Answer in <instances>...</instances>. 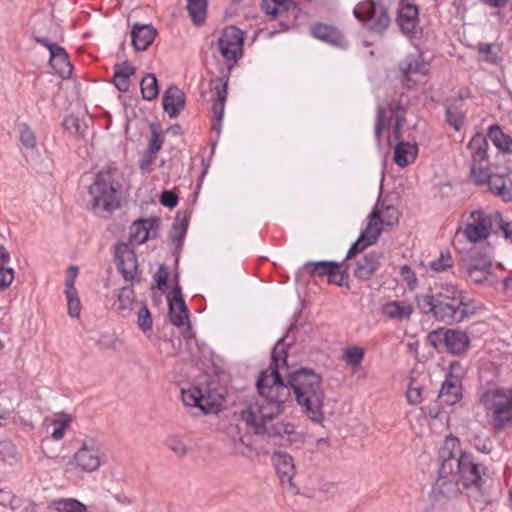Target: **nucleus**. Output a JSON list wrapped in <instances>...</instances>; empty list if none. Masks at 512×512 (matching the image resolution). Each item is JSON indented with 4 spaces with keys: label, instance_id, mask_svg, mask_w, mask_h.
I'll list each match as a JSON object with an SVG mask.
<instances>
[{
    "label": "nucleus",
    "instance_id": "obj_21",
    "mask_svg": "<svg viewBox=\"0 0 512 512\" xmlns=\"http://www.w3.org/2000/svg\"><path fill=\"white\" fill-rule=\"evenodd\" d=\"M115 257L117 261V268L123 274L126 280L133 279L134 270V253L125 243H119L116 245Z\"/></svg>",
    "mask_w": 512,
    "mask_h": 512
},
{
    "label": "nucleus",
    "instance_id": "obj_6",
    "mask_svg": "<svg viewBox=\"0 0 512 512\" xmlns=\"http://www.w3.org/2000/svg\"><path fill=\"white\" fill-rule=\"evenodd\" d=\"M112 169L101 170L93 184L89 187L92 197V208L110 212L119 207L117 189L111 176Z\"/></svg>",
    "mask_w": 512,
    "mask_h": 512
},
{
    "label": "nucleus",
    "instance_id": "obj_51",
    "mask_svg": "<svg viewBox=\"0 0 512 512\" xmlns=\"http://www.w3.org/2000/svg\"><path fill=\"white\" fill-rule=\"evenodd\" d=\"M379 207L382 210L381 216H383L381 221H383L385 225H393L398 221L399 213L394 206L379 203Z\"/></svg>",
    "mask_w": 512,
    "mask_h": 512
},
{
    "label": "nucleus",
    "instance_id": "obj_55",
    "mask_svg": "<svg viewBox=\"0 0 512 512\" xmlns=\"http://www.w3.org/2000/svg\"><path fill=\"white\" fill-rule=\"evenodd\" d=\"M347 277V271L340 269V264L337 263V268L332 269L328 275V282L338 286H343L344 281Z\"/></svg>",
    "mask_w": 512,
    "mask_h": 512
},
{
    "label": "nucleus",
    "instance_id": "obj_23",
    "mask_svg": "<svg viewBox=\"0 0 512 512\" xmlns=\"http://www.w3.org/2000/svg\"><path fill=\"white\" fill-rule=\"evenodd\" d=\"M156 33V29L150 24H134L131 31V40L135 50H146L152 44Z\"/></svg>",
    "mask_w": 512,
    "mask_h": 512
},
{
    "label": "nucleus",
    "instance_id": "obj_5",
    "mask_svg": "<svg viewBox=\"0 0 512 512\" xmlns=\"http://www.w3.org/2000/svg\"><path fill=\"white\" fill-rule=\"evenodd\" d=\"M461 267L468 279L475 284L491 286L495 280L492 273V259L488 251L476 247L461 253Z\"/></svg>",
    "mask_w": 512,
    "mask_h": 512
},
{
    "label": "nucleus",
    "instance_id": "obj_52",
    "mask_svg": "<svg viewBox=\"0 0 512 512\" xmlns=\"http://www.w3.org/2000/svg\"><path fill=\"white\" fill-rule=\"evenodd\" d=\"M496 227L502 233L503 237L512 243V221H506L502 215L495 211Z\"/></svg>",
    "mask_w": 512,
    "mask_h": 512
},
{
    "label": "nucleus",
    "instance_id": "obj_19",
    "mask_svg": "<svg viewBox=\"0 0 512 512\" xmlns=\"http://www.w3.org/2000/svg\"><path fill=\"white\" fill-rule=\"evenodd\" d=\"M399 69L402 72L404 82L407 87H411L416 83L413 78L415 75H426L428 66L423 61L420 55H408L399 64Z\"/></svg>",
    "mask_w": 512,
    "mask_h": 512
},
{
    "label": "nucleus",
    "instance_id": "obj_22",
    "mask_svg": "<svg viewBox=\"0 0 512 512\" xmlns=\"http://www.w3.org/2000/svg\"><path fill=\"white\" fill-rule=\"evenodd\" d=\"M185 106V94L177 86H170L163 95V109L168 116L176 118Z\"/></svg>",
    "mask_w": 512,
    "mask_h": 512
},
{
    "label": "nucleus",
    "instance_id": "obj_41",
    "mask_svg": "<svg viewBox=\"0 0 512 512\" xmlns=\"http://www.w3.org/2000/svg\"><path fill=\"white\" fill-rule=\"evenodd\" d=\"M446 121L456 131H459L464 121V113L460 107L452 104L446 109Z\"/></svg>",
    "mask_w": 512,
    "mask_h": 512
},
{
    "label": "nucleus",
    "instance_id": "obj_60",
    "mask_svg": "<svg viewBox=\"0 0 512 512\" xmlns=\"http://www.w3.org/2000/svg\"><path fill=\"white\" fill-rule=\"evenodd\" d=\"M169 277V272L166 269L164 265H160L156 274H155V281L157 283V287L159 289H162L163 286L166 285Z\"/></svg>",
    "mask_w": 512,
    "mask_h": 512
},
{
    "label": "nucleus",
    "instance_id": "obj_38",
    "mask_svg": "<svg viewBox=\"0 0 512 512\" xmlns=\"http://www.w3.org/2000/svg\"><path fill=\"white\" fill-rule=\"evenodd\" d=\"M65 294L67 297L68 314L73 318L78 317L81 310V303L73 280L66 281Z\"/></svg>",
    "mask_w": 512,
    "mask_h": 512
},
{
    "label": "nucleus",
    "instance_id": "obj_34",
    "mask_svg": "<svg viewBox=\"0 0 512 512\" xmlns=\"http://www.w3.org/2000/svg\"><path fill=\"white\" fill-rule=\"evenodd\" d=\"M487 136L501 152L505 154L512 153V138L509 135L504 134L500 126H490Z\"/></svg>",
    "mask_w": 512,
    "mask_h": 512
},
{
    "label": "nucleus",
    "instance_id": "obj_14",
    "mask_svg": "<svg viewBox=\"0 0 512 512\" xmlns=\"http://www.w3.org/2000/svg\"><path fill=\"white\" fill-rule=\"evenodd\" d=\"M33 38L38 44L46 47L49 50V63L55 72L62 78H69L72 74L73 67L69 61V57L65 49L49 41L45 37L34 35Z\"/></svg>",
    "mask_w": 512,
    "mask_h": 512
},
{
    "label": "nucleus",
    "instance_id": "obj_16",
    "mask_svg": "<svg viewBox=\"0 0 512 512\" xmlns=\"http://www.w3.org/2000/svg\"><path fill=\"white\" fill-rule=\"evenodd\" d=\"M170 321L176 327L187 324V330H191L188 309L181 294V288L176 285L172 290V297L168 298Z\"/></svg>",
    "mask_w": 512,
    "mask_h": 512
},
{
    "label": "nucleus",
    "instance_id": "obj_11",
    "mask_svg": "<svg viewBox=\"0 0 512 512\" xmlns=\"http://www.w3.org/2000/svg\"><path fill=\"white\" fill-rule=\"evenodd\" d=\"M73 461L77 468L90 473L98 470L105 463L106 454L99 442L87 439L73 455Z\"/></svg>",
    "mask_w": 512,
    "mask_h": 512
},
{
    "label": "nucleus",
    "instance_id": "obj_17",
    "mask_svg": "<svg viewBox=\"0 0 512 512\" xmlns=\"http://www.w3.org/2000/svg\"><path fill=\"white\" fill-rule=\"evenodd\" d=\"M405 109L396 101H391L387 108L378 106L377 108V119L375 124V140L378 145L381 143L382 131L391 124L392 118L398 120L399 116L404 118Z\"/></svg>",
    "mask_w": 512,
    "mask_h": 512
},
{
    "label": "nucleus",
    "instance_id": "obj_33",
    "mask_svg": "<svg viewBox=\"0 0 512 512\" xmlns=\"http://www.w3.org/2000/svg\"><path fill=\"white\" fill-rule=\"evenodd\" d=\"M337 268V262L335 261H316L306 262L297 272L296 277L299 278L305 272L310 275L327 276L331 273L332 269Z\"/></svg>",
    "mask_w": 512,
    "mask_h": 512
},
{
    "label": "nucleus",
    "instance_id": "obj_43",
    "mask_svg": "<svg viewBox=\"0 0 512 512\" xmlns=\"http://www.w3.org/2000/svg\"><path fill=\"white\" fill-rule=\"evenodd\" d=\"M453 259L449 252H441L440 256L430 261L429 267L431 270L442 273L453 267Z\"/></svg>",
    "mask_w": 512,
    "mask_h": 512
},
{
    "label": "nucleus",
    "instance_id": "obj_2",
    "mask_svg": "<svg viewBox=\"0 0 512 512\" xmlns=\"http://www.w3.org/2000/svg\"><path fill=\"white\" fill-rule=\"evenodd\" d=\"M441 464L438 478L433 487L435 498H456L461 490L460 484L466 489L479 490L483 485L480 466L473 456L461 450L456 437H447L440 449Z\"/></svg>",
    "mask_w": 512,
    "mask_h": 512
},
{
    "label": "nucleus",
    "instance_id": "obj_58",
    "mask_svg": "<svg viewBox=\"0 0 512 512\" xmlns=\"http://www.w3.org/2000/svg\"><path fill=\"white\" fill-rule=\"evenodd\" d=\"M160 203L165 207L174 208L178 204V197L173 191L166 190L160 196Z\"/></svg>",
    "mask_w": 512,
    "mask_h": 512
},
{
    "label": "nucleus",
    "instance_id": "obj_1",
    "mask_svg": "<svg viewBox=\"0 0 512 512\" xmlns=\"http://www.w3.org/2000/svg\"><path fill=\"white\" fill-rule=\"evenodd\" d=\"M287 348L284 338L275 344L271 353L270 366L261 371L256 388L258 399L247 401L240 418L255 435L268 437L287 436L290 442H297L299 434L291 423H272L280 416L291 401V389L302 412L313 422L323 420V401L325 398L321 377L311 368L302 367L289 373L287 383L279 370L287 365Z\"/></svg>",
    "mask_w": 512,
    "mask_h": 512
},
{
    "label": "nucleus",
    "instance_id": "obj_8",
    "mask_svg": "<svg viewBox=\"0 0 512 512\" xmlns=\"http://www.w3.org/2000/svg\"><path fill=\"white\" fill-rule=\"evenodd\" d=\"M354 15L372 32L382 33L390 24L387 8L383 5H375L372 1L360 2L354 8Z\"/></svg>",
    "mask_w": 512,
    "mask_h": 512
},
{
    "label": "nucleus",
    "instance_id": "obj_63",
    "mask_svg": "<svg viewBox=\"0 0 512 512\" xmlns=\"http://www.w3.org/2000/svg\"><path fill=\"white\" fill-rule=\"evenodd\" d=\"M9 261H10V253L3 245H0V267L6 266V264Z\"/></svg>",
    "mask_w": 512,
    "mask_h": 512
},
{
    "label": "nucleus",
    "instance_id": "obj_57",
    "mask_svg": "<svg viewBox=\"0 0 512 512\" xmlns=\"http://www.w3.org/2000/svg\"><path fill=\"white\" fill-rule=\"evenodd\" d=\"M285 6L276 3L273 0H263L262 1V9L267 15L277 16Z\"/></svg>",
    "mask_w": 512,
    "mask_h": 512
},
{
    "label": "nucleus",
    "instance_id": "obj_9",
    "mask_svg": "<svg viewBox=\"0 0 512 512\" xmlns=\"http://www.w3.org/2000/svg\"><path fill=\"white\" fill-rule=\"evenodd\" d=\"M493 226H496L495 212L478 209L470 213L462 233L470 243H476L487 239Z\"/></svg>",
    "mask_w": 512,
    "mask_h": 512
},
{
    "label": "nucleus",
    "instance_id": "obj_46",
    "mask_svg": "<svg viewBox=\"0 0 512 512\" xmlns=\"http://www.w3.org/2000/svg\"><path fill=\"white\" fill-rule=\"evenodd\" d=\"M364 358V349L358 346L348 347L345 350L344 360L351 367H357Z\"/></svg>",
    "mask_w": 512,
    "mask_h": 512
},
{
    "label": "nucleus",
    "instance_id": "obj_29",
    "mask_svg": "<svg viewBox=\"0 0 512 512\" xmlns=\"http://www.w3.org/2000/svg\"><path fill=\"white\" fill-rule=\"evenodd\" d=\"M136 72L134 66L128 62L114 65L113 83L120 92H127L130 85V77Z\"/></svg>",
    "mask_w": 512,
    "mask_h": 512
},
{
    "label": "nucleus",
    "instance_id": "obj_48",
    "mask_svg": "<svg viewBox=\"0 0 512 512\" xmlns=\"http://www.w3.org/2000/svg\"><path fill=\"white\" fill-rule=\"evenodd\" d=\"M229 435L231 436V442L233 444L234 453L246 455L249 451V447L244 443L243 438L238 431V428H232L229 432Z\"/></svg>",
    "mask_w": 512,
    "mask_h": 512
},
{
    "label": "nucleus",
    "instance_id": "obj_24",
    "mask_svg": "<svg viewBox=\"0 0 512 512\" xmlns=\"http://www.w3.org/2000/svg\"><path fill=\"white\" fill-rule=\"evenodd\" d=\"M152 220H137L130 227L129 241L132 245H139L148 239L155 238L157 231Z\"/></svg>",
    "mask_w": 512,
    "mask_h": 512
},
{
    "label": "nucleus",
    "instance_id": "obj_15",
    "mask_svg": "<svg viewBox=\"0 0 512 512\" xmlns=\"http://www.w3.org/2000/svg\"><path fill=\"white\" fill-rule=\"evenodd\" d=\"M383 254L370 251L355 260L354 276L359 280H369L382 264Z\"/></svg>",
    "mask_w": 512,
    "mask_h": 512
},
{
    "label": "nucleus",
    "instance_id": "obj_4",
    "mask_svg": "<svg viewBox=\"0 0 512 512\" xmlns=\"http://www.w3.org/2000/svg\"><path fill=\"white\" fill-rule=\"evenodd\" d=\"M495 431L512 425V387L501 386L484 390L479 397Z\"/></svg>",
    "mask_w": 512,
    "mask_h": 512
},
{
    "label": "nucleus",
    "instance_id": "obj_7",
    "mask_svg": "<svg viewBox=\"0 0 512 512\" xmlns=\"http://www.w3.org/2000/svg\"><path fill=\"white\" fill-rule=\"evenodd\" d=\"M181 398L185 406L197 407L204 414L217 413L225 401L222 394L208 386L181 389Z\"/></svg>",
    "mask_w": 512,
    "mask_h": 512
},
{
    "label": "nucleus",
    "instance_id": "obj_36",
    "mask_svg": "<svg viewBox=\"0 0 512 512\" xmlns=\"http://www.w3.org/2000/svg\"><path fill=\"white\" fill-rule=\"evenodd\" d=\"M187 227H188V217L186 215L181 217L178 214L174 220L172 229L169 234V238H170L171 242L175 245V247L177 249L182 247L183 239L185 237Z\"/></svg>",
    "mask_w": 512,
    "mask_h": 512
},
{
    "label": "nucleus",
    "instance_id": "obj_25",
    "mask_svg": "<svg viewBox=\"0 0 512 512\" xmlns=\"http://www.w3.org/2000/svg\"><path fill=\"white\" fill-rule=\"evenodd\" d=\"M461 397L462 392L460 380L452 374H449L442 383L438 395L439 400L443 404L454 405L461 399Z\"/></svg>",
    "mask_w": 512,
    "mask_h": 512
},
{
    "label": "nucleus",
    "instance_id": "obj_54",
    "mask_svg": "<svg viewBox=\"0 0 512 512\" xmlns=\"http://www.w3.org/2000/svg\"><path fill=\"white\" fill-rule=\"evenodd\" d=\"M14 280V270L6 266L0 267V290L7 289Z\"/></svg>",
    "mask_w": 512,
    "mask_h": 512
},
{
    "label": "nucleus",
    "instance_id": "obj_31",
    "mask_svg": "<svg viewBox=\"0 0 512 512\" xmlns=\"http://www.w3.org/2000/svg\"><path fill=\"white\" fill-rule=\"evenodd\" d=\"M489 190L504 201L512 200V180L502 175H492L488 183Z\"/></svg>",
    "mask_w": 512,
    "mask_h": 512
},
{
    "label": "nucleus",
    "instance_id": "obj_3",
    "mask_svg": "<svg viewBox=\"0 0 512 512\" xmlns=\"http://www.w3.org/2000/svg\"><path fill=\"white\" fill-rule=\"evenodd\" d=\"M419 309L427 315L445 324L460 323L472 312L462 292L454 286H447L444 291L418 296Z\"/></svg>",
    "mask_w": 512,
    "mask_h": 512
},
{
    "label": "nucleus",
    "instance_id": "obj_12",
    "mask_svg": "<svg viewBox=\"0 0 512 512\" xmlns=\"http://www.w3.org/2000/svg\"><path fill=\"white\" fill-rule=\"evenodd\" d=\"M243 40V32L235 26L226 27L218 38L219 51L229 70L242 55Z\"/></svg>",
    "mask_w": 512,
    "mask_h": 512
},
{
    "label": "nucleus",
    "instance_id": "obj_53",
    "mask_svg": "<svg viewBox=\"0 0 512 512\" xmlns=\"http://www.w3.org/2000/svg\"><path fill=\"white\" fill-rule=\"evenodd\" d=\"M70 421L71 420L69 418L54 420L52 422V425L54 426L53 432L51 434L52 438L55 440H61L65 435Z\"/></svg>",
    "mask_w": 512,
    "mask_h": 512
},
{
    "label": "nucleus",
    "instance_id": "obj_56",
    "mask_svg": "<svg viewBox=\"0 0 512 512\" xmlns=\"http://www.w3.org/2000/svg\"><path fill=\"white\" fill-rule=\"evenodd\" d=\"M400 275L406 281L409 288H414L417 285V277L409 265L405 264L400 267Z\"/></svg>",
    "mask_w": 512,
    "mask_h": 512
},
{
    "label": "nucleus",
    "instance_id": "obj_40",
    "mask_svg": "<svg viewBox=\"0 0 512 512\" xmlns=\"http://www.w3.org/2000/svg\"><path fill=\"white\" fill-rule=\"evenodd\" d=\"M143 99L147 101L154 100L159 93L158 83L155 74H147L140 83Z\"/></svg>",
    "mask_w": 512,
    "mask_h": 512
},
{
    "label": "nucleus",
    "instance_id": "obj_20",
    "mask_svg": "<svg viewBox=\"0 0 512 512\" xmlns=\"http://www.w3.org/2000/svg\"><path fill=\"white\" fill-rule=\"evenodd\" d=\"M272 459L282 484L286 483L291 491L297 493L298 491L292 482L295 475L293 458L286 452L277 451L274 453Z\"/></svg>",
    "mask_w": 512,
    "mask_h": 512
},
{
    "label": "nucleus",
    "instance_id": "obj_59",
    "mask_svg": "<svg viewBox=\"0 0 512 512\" xmlns=\"http://www.w3.org/2000/svg\"><path fill=\"white\" fill-rule=\"evenodd\" d=\"M407 401L411 405H417L422 401V389L410 386L407 391Z\"/></svg>",
    "mask_w": 512,
    "mask_h": 512
},
{
    "label": "nucleus",
    "instance_id": "obj_32",
    "mask_svg": "<svg viewBox=\"0 0 512 512\" xmlns=\"http://www.w3.org/2000/svg\"><path fill=\"white\" fill-rule=\"evenodd\" d=\"M468 149L471 152L472 162L484 163L488 160V141L487 138L481 134L476 133L468 143Z\"/></svg>",
    "mask_w": 512,
    "mask_h": 512
},
{
    "label": "nucleus",
    "instance_id": "obj_30",
    "mask_svg": "<svg viewBox=\"0 0 512 512\" xmlns=\"http://www.w3.org/2000/svg\"><path fill=\"white\" fill-rule=\"evenodd\" d=\"M417 154L416 144L400 141L395 146L393 160L398 166L405 167L415 160Z\"/></svg>",
    "mask_w": 512,
    "mask_h": 512
},
{
    "label": "nucleus",
    "instance_id": "obj_35",
    "mask_svg": "<svg viewBox=\"0 0 512 512\" xmlns=\"http://www.w3.org/2000/svg\"><path fill=\"white\" fill-rule=\"evenodd\" d=\"M135 292L131 286L121 288L117 293L116 311L122 316H127L132 311Z\"/></svg>",
    "mask_w": 512,
    "mask_h": 512
},
{
    "label": "nucleus",
    "instance_id": "obj_49",
    "mask_svg": "<svg viewBox=\"0 0 512 512\" xmlns=\"http://www.w3.org/2000/svg\"><path fill=\"white\" fill-rule=\"evenodd\" d=\"M163 144V138L160 130L157 128L156 125H151V137L149 140V145L147 152H149L151 155H156L159 150L161 149Z\"/></svg>",
    "mask_w": 512,
    "mask_h": 512
},
{
    "label": "nucleus",
    "instance_id": "obj_44",
    "mask_svg": "<svg viewBox=\"0 0 512 512\" xmlns=\"http://www.w3.org/2000/svg\"><path fill=\"white\" fill-rule=\"evenodd\" d=\"M165 445L178 457H184L188 453V447L178 435L167 437Z\"/></svg>",
    "mask_w": 512,
    "mask_h": 512
},
{
    "label": "nucleus",
    "instance_id": "obj_10",
    "mask_svg": "<svg viewBox=\"0 0 512 512\" xmlns=\"http://www.w3.org/2000/svg\"><path fill=\"white\" fill-rule=\"evenodd\" d=\"M382 210L379 207V201L369 214L366 228L361 232L357 240L353 243L347 253V259L350 260L357 254L361 253L367 246L374 244L381 232L384 225L381 221Z\"/></svg>",
    "mask_w": 512,
    "mask_h": 512
},
{
    "label": "nucleus",
    "instance_id": "obj_64",
    "mask_svg": "<svg viewBox=\"0 0 512 512\" xmlns=\"http://www.w3.org/2000/svg\"><path fill=\"white\" fill-rule=\"evenodd\" d=\"M404 123V118L402 116L398 117V120H395L393 134L396 139H400L401 137V129Z\"/></svg>",
    "mask_w": 512,
    "mask_h": 512
},
{
    "label": "nucleus",
    "instance_id": "obj_39",
    "mask_svg": "<svg viewBox=\"0 0 512 512\" xmlns=\"http://www.w3.org/2000/svg\"><path fill=\"white\" fill-rule=\"evenodd\" d=\"M187 10L197 26L201 25L205 20L207 10V0H187Z\"/></svg>",
    "mask_w": 512,
    "mask_h": 512
},
{
    "label": "nucleus",
    "instance_id": "obj_27",
    "mask_svg": "<svg viewBox=\"0 0 512 512\" xmlns=\"http://www.w3.org/2000/svg\"><path fill=\"white\" fill-rule=\"evenodd\" d=\"M445 340V349L453 355H461L467 351L470 346V339L466 332L447 329Z\"/></svg>",
    "mask_w": 512,
    "mask_h": 512
},
{
    "label": "nucleus",
    "instance_id": "obj_18",
    "mask_svg": "<svg viewBox=\"0 0 512 512\" xmlns=\"http://www.w3.org/2000/svg\"><path fill=\"white\" fill-rule=\"evenodd\" d=\"M311 35L329 45L335 47H346L347 41L342 32L335 26L326 23H315L310 27Z\"/></svg>",
    "mask_w": 512,
    "mask_h": 512
},
{
    "label": "nucleus",
    "instance_id": "obj_62",
    "mask_svg": "<svg viewBox=\"0 0 512 512\" xmlns=\"http://www.w3.org/2000/svg\"><path fill=\"white\" fill-rule=\"evenodd\" d=\"M3 452H6L8 454V456H10L13 459L16 458V455H17L16 447L12 443L5 442V443L1 444L0 453H3Z\"/></svg>",
    "mask_w": 512,
    "mask_h": 512
},
{
    "label": "nucleus",
    "instance_id": "obj_45",
    "mask_svg": "<svg viewBox=\"0 0 512 512\" xmlns=\"http://www.w3.org/2000/svg\"><path fill=\"white\" fill-rule=\"evenodd\" d=\"M137 324L143 333L151 331L152 329V316L146 304L141 303V307L137 312Z\"/></svg>",
    "mask_w": 512,
    "mask_h": 512
},
{
    "label": "nucleus",
    "instance_id": "obj_13",
    "mask_svg": "<svg viewBox=\"0 0 512 512\" xmlns=\"http://www.w3.org/2000/svg\"><path fill=\"white\" fill-rule=\"evenodd\" d=\"M228 76H222L220 78L210 81V88L212 93V129L218 134L221 131V123L224 116L225 103L228 95Z\"/></svg>",
    "mask_w": 512,
    "mask_h": 512
},
{
    "label": "nucleus",
    "instance_id": "obj_28",
    "mask_svg": "<svg viewBox=\"0 0 512 512\" xmlns=\"http://www.w3.org/2000/svg\"><path fill=\"white\" fill-rule=\"evenodd\" d=\"M382 313L389 319L403 321L410 318L413 308L405 301H391L383 305Z\"/></svg>",
    "mask_w": 512,
    "mask_h": 512
},
{
    "label": "nucleus",
    "instance_id": "obj_42",
    "mask_svg": "<svg viewBox=\"0 0 512 512\" xmlns=\"http://www.w3.org/2000/svg\"><path fill=\"white\" fill-rule=\"evenodd\" d=\"M491 177L492 175L489 173L487 166L483 165V163H471V178L473 182L478 185L488 184Z\"/></svg>",
    "mask_w": 512,
    "mask_h": 512
},
{
    "label": "nucleus",
    "instance_id": "obj_26",
    "mask_svg": "<svg viewBox=\"0 0 512 512\" xmlns=\"http://www.w3.org/2000/svg\"><path fill=\"white\" fill-rule=\"evenodd\" d=\"M417 6L414 4H402L397 17V23L404 34H411L416 29L419 18Z\"/></svg>",
    "mask_w": 512,
    "mask_h": 512
},
{
    "label": "nucleus",
    "instance_id": "obj_47",
    "mask_svg": "<svg viewBox=\"0 0 512 512\" xmlns=\"http://www.w3.org/2000/svg\"><path fill=\"white\" fill-rule=\"evenodd\" d=\"M447 336V329L439 328L431 331L427 335V342L436 350L440 351L445 348V338Z\"/></svg>",
    "mask_w": 512,
    "mask_h": 512
},
{
    "label": "nucleus",
    "instance_id": "obj_61",
    "mask_svg": "<svg viewBox=\"0 0 512 512\" xmlns=\"http://www.w3.org/2000/svg\"><path fill=\"white\" fill-rule=\"evenodd\" d=\"M156 155H151L149 152H145L143 158L140 161V168L142 171L147 172L150 170V166L154 162Z\"/></svg>",
    "mask_w": 512,
    "mask_h": 512
},
{
    "label": "nucleus",
    "instance_id": "obj_37",
    "mask_svg": "<svg viewBox=\"0 0 512 512\" xmlns=\"http://www.w3.org/2000/svg\"><path fill=\"white\" fill-rule=\"evenodd\" d=\"M19 130V139L23 147L25 148V156L28 159V156H33L36 149V137L34 132L26 123H21L18 125Z\"/></svg>",
    "mask_w": 512,
    "mask_h": 512
},
{
    "label": "nucleus",
    "instance_id": "obj_50",
    "mask_svg": "<svg viewBox=\"0 0 512 512\" xmlns=\"http://www.w3.org/2000/svg\"><path fill=\"white\" fill-rule=\"evenodd\" d=\"M58 512H85L86 507L75 499L61 500L56 503Z\"/></svg>",
    "mask_w": 512,
    "mask_h": 512
}]
</instances>
